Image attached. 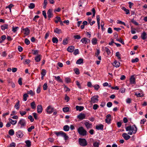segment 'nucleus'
<instances>
[{
	"mask_svg": "<svg viewBox=\"0 0 147 147\" xmlns=\"http://www.w3.org/2000/svg\"><path fill=\"white\" fill-rule=\"evenodd\" d=\"M107 106L108 107H111L112 105V103L111 102H107Z\"/></svg>",
	"mask_w": 147,
	"mask_h": 147,
	"instance_id": "0e129e2a",
	"label": "nucleus"
},
{
	"mask_svg": "<svg viewBox=\"0 0 147 147\" xmlns=\"http://www.w3.org/2000/svg\"><path fill=\"white\" fill-rule=\"evenodd\" d=\"M96 20L98 24V29L100 28V16L99 15H97L96 16Z\"/></svg>",
	"mask_w": 147,
	"mask_h": 147,
	"instance_id": "412c9836",
	"label": "nucleus"
},
{
	"mask_svg": "<svg viewBox=\"0 0 147 147\" xmlns=\"http://www.w3.org/2000/svg\"><path fill=\"white\" fill-rule=\"evenodd\" d=\"M19 113L21 116H23L26 113V112L25 111H20Z\"/></svg>",
	"mask_w": 147,
	"mask_h": 147,
	"instance_id": "49530a36",
	"label": "nucleus"
},
{
	"mask_svg": "<svg viewBox=\"0 0 147 147\" xmlns=\"http://www.w3.org/2000/svg\"><path fill=\"white\" fill-rule=\"evenodd\" d=\"M106 49V51L107 54L108 55H109L110 53L111 52L109 49L107 48L106 47L105 48Z\"/></svg>",
	"mask_w": 147,
	"mask_h": 147,
	"instance_id": "774afa93",
	"label": "nucleus"
},
{
	"mask_svg": "<svg viewBox=\"0 0 147 147\" xmlns=\"http://www.w3.org/2000/svg\"><path fill=\"white\" fill-rule=\"evenodd\" d=\"M146 34V32H144L141 34V37L142 39L144 40L147 38Z\"/></svg>",
	"mask_w": 147,
	"mask_h": 147,
	"instance_id": "a211bd4d",
	"label": "nucleus"
},
{
	"mask_svg": "<svg viewBox=\"0 0 147 147\" xmlns=\"http://www.w3.org/2000/svg\"><path fill=\"white\" fill-rule=\"evenodd\" d=\"M122 136L126 140H127L130 138V136L126 133H123Z\"/></svg>",
	"mask_w": 147,
	"mask_h": 147,
	"instance_id": "ddd939ff",
	"label": "nucleus"
},
{
	"mask_svg": "<svg viewBox=\"0 0 147 147\" xmlns=\"http://www.w3.org/2000/svg\"><path fill=\"white\" fill-rule=\"evenodd\" d=\"M115 56L117 57L119 60H120L121 59L120 54L119 52H117L116 53Z\"/></svg>",
	"mask_w": 147,
	"mask_h": 147,
	"instance_id": "473e14b6",
	"label": "nucleus"
},
{
	"mask_svg": "<svg viewBox=\"0 0 147 147\" xmlns=\"http://www.w3.org/2000/svg\"><path fill=\"white\" fill-rule=\"evenodd\" d=\"M116 40L118 41L119 42H120L123 45H124V42L123 41V40L121 39V38H117V39Z\"/></svg>",
	"mask_w": 147,
	"mask_h": 147,
	"instance_id": "69168bd1",
	"label": "nucleus"
},
{
	"mask_svg": "<svg viewBox=\"0 0 147 147\" xmlns=\"http://www.w3.org/2000/svg\"><path fill=\"white\" fill-rule=\"evenodd\" d=\"M122 9L125 12V13L126 14H128L129 13V10L126 9L125 7H123L122 8Z\"/></svg>",
	"mask_w": 147,
	"mask_h": 147,
	"instance_id": "72a5a7b5",
	"label": "nucleus"
},
{
	"mask_svg": "<svg viewBox=\"0 0 147 147\" xmlns=\"http://www.w3.org/2000/svg\"><path fill=\"white\" fill-rule=\"evenodd\" d=\"M78 142L79 144L82 146H85L87 144V142L84 138H80L78 140Z\"/></svg>",
	"mask_w": 147,
	"mask_h": 147,
	"instance_id": "20e7f679",
	"label": "nucleus"
},
{
	"mask_svg": "<svg viewBox=\"0 0 147 147\" xmlns=\"http://www.w3.org/2000/svg\"><path fill=\"white\" fill-rule=\"evenodd\" d=\"M29 96L28 95L27 93L24 94L23 95V100L26 101L27 100V98Z\"/></svg>",
	"mask_w": 147,
	"mask_h": 147,
	"instance_id": "58836bf2",
	"label": "nucleus"
},
{
	"mask_svg": "<svg viewBox=\"0 0 147 147\" xmlns=\"http://www.w3.org/2000/svg\"><path fill=\"white\" fill-rule=\"evenodd\" d=\"M54 108L51 106L49 105L47 107L46 109V111L47 113L48 114H51L53 112Z\"/></svg>",
	"mask_w": 147,
	"mask_h": 147,
	"instance_id": "423d86ee",
	"label": "nucleus"
},
{
	"mask_svg": "<svg viewBox=\"0 0 147 147\" xmlns=\"http://www.w3.org/2000/svg\"><path fill=\"white\" fill-rule=\"evenodd\" d=\"M103 125L100 124L99 125H96V129L98 130H102L103 129Z\"/></svg>",
	"mask_w": 147,
	"mask_h": 147,
	"instance_id": "f3484780",
	"label": "nucleus"
},
{
	"mask_svg": "<svg viewBox=\"0 0 147 147\" xmlns=\"http://www.w3.org/2000/svg\"><path fill=\"white\" fill-rule=\"evenodd\" d=\"M16 135L18 138H22L23 136V134L21 131H19L16 133Z\"/></svg>",
	"mask_w": 147,
	"mask_h": 147,
	"instance_id": "dca6fc26",
	"label": "nucleus"
},
{
	"mask_svg": "<svg viewBox=\"0 0 147 147\" xmlns=\"http://www.w3.org/2000/svg\"><path fill=\"white\" fill-rule=\"evenodd\" d=\"M78 131L80 135L85 136L87 135V132L82 126L79 127L78 129Z\"/></svg>",
	"mask_w": 147,
	"mask_h": 147,
	"instance_id": "f03ea898",
	"label": "nucleus"
},
{
	"mask_svg": "<svg viewBox=\"0 0 147 147\" xmlns=\"http://www.w3.org/2000/svg\"><path fill=\"white\" fill-rule=\"evenodd\" d=\"M34 60L36 62H38L40 61L41 60V55H38L35 57Z\"/></svg>",
	"mask_w": 147,
	"mask_h": 147,
	"instance_id": "5701e85b",
	"label": "nucleus"
},
{
	"mask_svg": "<svg viewBox=\"0 0 147 147\" xmlns=\"http://www.w3.org/2000/svg\"><path fill=\"white\" fill-rule=\"evenodd\" d=\"M8 133L11 136H12L14 134V132L13 129H11L9 131Z\"/></svg>",
	"mask_w": 147,
	"mask_h": 147,
	"instance_id": "f704fd0d",
	"label": "nucleus"
},
{
	"mask_svg": "<svg viewBox=\"0 0 147 147\" xmlns=\"http://www.w3.org/2000/svg\"><path fill=\"white\" fill-rule=\"evenodd\" d=\"M76 108L77 111H81L84 109V107L82 106H76Z\"/></svg>",
	"mask_w": 147,
	"mask_h": 147,
	"instance_id": "aec40b11",
	"label": "nucleus"
},
{
	"mask_svg": "<svg viewBox=\"0 0 147 147\" xmlns=\"http://www.w3.org/2000/svg\"><path fill=\"white\" fill-rule=\"evenodd\" d=\"M112 28L110 27L107 30L108 33L109 34H111L112 33Z\"/></svg>",
	"mask_w": 147,
	"mask_h": 147,
	"instance_id": "338daca9",
	"label": "nucleus"
},
{
	"mask_svg": "<svg viewBox=\"0 0 147 147\" xmlns=\"http://www.w3.org/2000/svg\"><path fill=\"white\" fill-rule=\"evenodd\" d=\"M26 146L27 147H30L31 145V142L29 140H27L25 141Z\"/></svg>",
	"mask_w": 147,
	"mask_h": 147,
	"instance_id": "cd10ccee",
	"label": "nucleus"
},
{
	"mask_svg": "<svg viewBox=\"0 0 147 147\" xmlns=\"http://www.w3.org/2000/svg\"><path fill=\"white\" fill-rule=\"evenodd\" d=\"M135 78L134 75L131 76L130 78V82L131 84H135L136 82L135 81Z\"/></svg>",
	"mask_w": 147,
	"mask_h": 147,
	"instance_id": "1a4fd4ad",
	"label": "nucleus"
},
{
	"mask_svg": "<svg viewBox=\"0 0 147 147\" xmlns=\"http://www.w3.org/2000/svg\"><path fill=\"white\" fill-rule=\"evenodd\" d=\"M54 32L56 33L60 34L62 33V30H61L59 29L58 28H56L55 29Z\"/></svg>",
	"mask_w": 147,
	"mask_h": 147,
	"instance_id": "bb28decb",
	"label": "nucleus"
},
{
	"mask_svg": "<svg viewBox=\"0 0 147 147\" xmlns=\"http://www.w3.org/2000/svg\"><path fill=\"white\" fill-rule=\"evenodd\" d=\"M84 124L87 129L91 128L92 127V124L91 123H90V121H85Z\"/></svg>",
	"mask_w": 147,
	"mask_h": 147,
	"instance_id": "6e6552de",
	"label": "nucleus"
},
{
	"mask_svg": "<svg viewBox=\"0 0 147 147\" xmlns=\"http://www.w3.org/2000/svg\"><path fill=\"white\" fill-rule=\"evenodd\" d=\"M37 111L38 113H40L42 111V107L41 105H38L37 108Z\"/></svg>",
	"mask_w": 147,
	"mask_h": 147,
	"instance_id": "4468645a",
	"label": "nucleus"
},
{
	"mask_svg": "<svg viewBox=\"0 0 147 147\" xmlns=\"http://www.w3.org/2000/svg\"><path fill=\"white\" fill-rule=\"evenodd\" d=\"M8 26L7 24H4L1 26V29L3 30H4L5 29H7Z\"/></svg>",
	"mask_w": 147,
	"mask_h": 147,
	"instance_id": "a878e982",
	"label": "nucleus"
},
{
	"mask_svg": "<svg viewBox=\"0 0 147 147\" xmlns=\"http://www.w3.org/2000/svg\"><path fill=\"white\" fill-rule=\"evenodd\" d=\"M85 115L84 114L81 113L78 116V118L80 120H82L85 119Z\"/></svg>",
	"mask_w": 147,
	"mask_h": 147,
	"instance_id": "2eb2a0df",
	"label": "nucleus"
},
{
	"mask_svg": "<svg viewBox=\"0 0 147 147\" xmlns=\"http://www.w3.org/2000/svg\"><path fill=\"white\" fill-rule=\"evenodd\" d=\"M93 145L94 147H99V143L96 142L93 143Z\"/></svg>",
	"mask_w": 147,
	"mask_h": 147,
	"instance_id": "ea45409f",
	"label": "nucleus"
},
{
	"mask_svg": "<svg viewBox=\"0 0 147 147\" xmlns=\"http://www.w3.org/2000/svg\"><path fill=\"white\" fill-rule=\"evenodd\" d=\"M68 42V39L65 38L63 40V44L64 45H65L67 44Z\"/></svg>",
	"mask_w": 147,
	"mask_h": 147,
	"instance_id": "5fc2aeb1",
	"label": "nucleus"
},
{
	"mask_svg": "<svg viewBox=\"0 0 147 147\" xmlns=\"http://www.w3.org/2000/svg\"><path fill=\"white\" fill-rule=\"evenodd\" d=\"M97 39L96 38H93L91 40V42L93 45H96L97 43Z\"/></svg>",
	"mask_w": 147,
	"mask_h": 147,
	"instance_id": "4be33fe9",
	"label": "nucleus"
},
{
	"mask_svg": "<svg viewBox=\"0 0 147 147\" xmlns=\"http://www.w3.org/2000/svg\"><path fill=\"white\" fill-rule=\"evenodd\" d=\"M99 107L98 105L96 104H94L93 106V108L94 110H96Z\"/></svg>",
	"mask_w": 147,
	"mask_h": 147,
	"instance_id": "6e6d98bb",
	"label": "nucleus"
},
{
	"mask_svg": "<svg viewBox=\"0 0 147 147\" xmlns=\"http://www.w3.org/2000/svg\"><path fill=\"white\" fill-rule=\"evenodd\" d=\"M18 126H20L21 128H22L25 126L26 125V122L25 120L23 119H21L18 123Z\"/></svg>",
	"mask_w": 147,
	"mask_h": 147,
	"instance_id": "39448f33",
	"label": "nucleus"
},
{
	"mask_svg": "<svg viewBox=\"0 0 147 147\" xmlns=\"http://www.w3.org/2000/svg\"><path fill=\"white\" fill-rule=\"evenodd\" d=\"M54 133L57 136H61L63 137L65 140H66L68 138V137L67 135L63 131H60L59 132L55 131Z\"/></svg>",
	"mask_w": 147,
	"mask_h": 147,
	"instance_id": "7ed1b4c3",
	"label": "nucleus"
},
{
	"mask_svg": "<svg viewBox=\"0 0 147 147\" xmlns=\"http://www.w3.org/2000/svg\"><path fill=\"white\" fill-rule=\"evenodd\" d=\"M120 63L119 61H114L113 63V66L116 67H118L120 66Z\"/></svg>",
	"mask_w": 147,
	"mask_h": 147,
	"instance_id": "b1692460",
	"label": "nucleus"
},
{
	"mask_svg": "<svg viewBox=\"0 0 147 147\" xmlns=\"http://www.w3.org/2000/svg\"><path fill=\"white\" fill-rule=\"evenodd\" d=\"M101 29L102 31H104L105 30V28H104V23L103 22H101Z\"/></svg>",
	"mask_w": 147,
	"mask_h": 147,
	"instance_id": "8fccbe9b",
	"label": "nucleus"
},
{
	"mask_svg": "<svg viewBox=\"0 0 147 147\" xmlns=\"http://www.w3.org/2000/svg\"><path fill=\"white\" fill-rule=\"evenodd\" d=\"M139 61L138 59L136 57V58L135 59H132L131 61V62L132 63H136L138 62Z\"/></svg>",
	"mask_w": 147,
	"mask_h": 147,
	"instance_id": "de8ad7c7",
	"label": "nucleus"
},
{
	"mask_svg": "<svg viewBox=\"0 0 147 147\" xmlns=\"http://www.w3.org/2000/svg\"><path fill=\"white\" fill-rule=\"evenodd\" d=\"M65 81L67 83H69L71 82V79L70 78L67 77L65 79Z\"/></svg>",
	"mask_w": 147,
	"mask_h": 147,
	"instance_id": "603ef678",
	"label": "nucleus"
},
{
	"mask_svg": "<svg viewBox=\"0 0 147 147\" xmlns=\"http://www.w3.org/2000/svg\"><path fill=\"white\" fill-rule=\"evenodd\" d=\"M74 71L75 73L77 75H78L80 74L79 70L78 69V68H75L74 69Z\"/></svg>",
	"mask_w": 147,
	"mask_h": 147,
	"instance_id": "680f3d73",
	"label": "nucleus"
},
{
	"mask_svg": "<svg viewBox=\"0 0 147 147\" xmlns=\"http://www.w3.org/2000/svg\"><path fill=\"white\" fill-rule=\"evenodd\" d=\"M125 128L126 131H128V134L130 135L135 134L137 130V128L135 125L128 126Z\"/></svg>",
	"mask_w": 147,
	"mask_h": 147,
	"instance_id": "f257e3e1",
	"label": "nucleus"
},
{
	"mask_svg": "<svg viewBox=\"0 0 147 147\" xmlns=\"http://www.w3.org/2000/svg\"><path fill=\"white\" fill-rule=\"evenodd\" d=\"M74 49V47L73 46H70L68 47L67 49V51L69 52L72 53Z\"/></svg>",
	"mask_w": 147,
	"mask_h": 147,
	"instance_id": "6ab92c4d",
	"label": "nucleus"
},
{
	"mask_svg": "<svg viewBox=\"0 0 147 147\" xmlns=\"http://www.w3.org/2000/svg\"><path fill=\"white\" fill-rule=\"evenodd\" d=\"M63 111L64 112H66L69 111V108L68 107H65L63 109Z\"/></svg>",
	"mask_w": 147,
	"mask_h": 147,
	"instance_id": "a19ab883",
	"label": "nucleus"
},
{
	"mask_svg": "<svg viewBox=\"0 0 147 147\" xmlns=\"http://www.w3.org/2000/svg\"><path fill=\"white\" fill-rule=\"evenodd\" d=\"M30 41L27 38H26L25 40V43L27 45H28L30 44Z\"/></svg>",
	"mask_w": 147,
	"mask_h": 147,
	"instance_id": "bf43d9fd",
	"label": "nucleus"
},
{
	"mask_svg": "<svg viewBox=\"0 0 147 147\" xmlns=\"http://www.w3.org/2000/svg\"><path fill=\"white\" fill-rule=\"evenodd\" d=\"M27 94L30 95L31 96H33L34 94V92L32 90H30L27 91Z\"/></svg>",
	"mask_w": 147,
	"mask_h": 147,
	"instance_id": "09e8293b",
	"label": "nucleus"
},
{
	"mask_svg": "<svg viewBox=\"0 0 147 147\" xmlns=\"http://www.w3.org/2000/svg\"><path fill=\"white\" fill-rule=\"evenodd\" d=\"M30 106L31 108L32 109H35L36 107V106L35 104V102L34 101H33L30 103Z\"/></svg>",
	"mask_w": 147,
	"mask_h": 147,
	"instance_id": "7c9ffc66",
	"label": "nucleus"
},
{
	"mask_svg": "<svg viewBox=\"0 0 147 147\" xmlns=\"http://www.w3.org/2000/svg\"><path fill=\"white\" fill-rule=\"evenodd\" d=\"M14 107L17 110L19 109L20 108V101L19 100H18L17 102L16 103Z\"/></svg>",
	"mask_w": 147,
	"mask_h": 147,
	"instance_id": "c756f323",
	"label": "nucleus"
},
{
	"mask_svg": "<svg viewBox=\"0 0 147 147\" xmlns=\"http://www.w3.org/2000/svg\"><path fill=\"white\" fill-rule=\"evenodd\" d=\"M19 28L18 27H14V26H13L12 27V31L13 32L15 33L17 31V30Z\"/></svg>",
	"mask_w": 147,
	"mask_h": 147,
	"instance_id": "37998d69",
	"label": "nucleus"
},
{
	"mask_svg": "<svg viewBox=\"0 0 147 147\" xmlns=\"http://www.w3.org/2000/svg\"><path fill=\"white\" fill-rule=\"evenodd\" d=\"M98 96H94L91 98L90 102L91 104L97 103L98 101Z\"/></svg>",
	"mask_w": 147,
	"mask_h": 147,
	"instance_id": "0eeeda50",
	"label": "nucleus"
},
{
	"mask_svg": "<svg viewBox=\"0 0 147 147\" xmlns=\"http://www.w3.org/2000/svg\"><path fill=\"white\" fill-rule=\"evenodd\" d=\"M9 120L10 121V122L12 125H15L17 123V121L16 120H13L9 118Z\"/></svg>",
	"mask_w": 147,
	"mask_h": 147,
	"instance_id": "e433bc0d",
	"label": "nucleus"
},
{
	"mask_svg": "<svg viewBox=\"0 0 147 147\" xmlns=\"http://www.w3.org/2000/svg\"><path fill=\"white\" fill-rule=\"evenodd\" d=\"M47 0H44V3H43V8L44 9H45L47 5Z\"/></svg>",
	"mask_w": 147,
	"mask_h": 147,
	"instance_id": "c03bdc74",
	"label": "nucleus"
},
{
	"mask_svg": "<svg viewBox=\"0 0 147 147\" xmlns=\"http://www.w3.org/2000/svg\"><path fill=\"white\" fill-rule=\"evenodd\" d=\"M23 30L25 32L24 33V34L26 35H28L30 33V30L28 28H24Z\"/></svg>",
	"mask_w": 147,
	"mask_h": 147,
	"instance_id": "393cba45",
	"label": "nucleus"
},
{
	"mask_svg": "<svg viewBox=\"0 0 147 147\" xmlns=\"http://www.w3.org/2000/svg\"><path fill=\"white\" fill-rule=\"evenodd\" d=\"M83 60L82 59H78L76 61V63L78 64H80L83 63Z\"/></svg>",
	"mask_w": 147,
	"mask_h": 147,
	"instance_id": "2f4dec72",
	"label": "nucleus"
},
{
	"mask_svg": "<svg viewBox=\"0 0 147 147\" xmlns=\"http://www.w3.org/2000/svg\"><path fill=\"white\" fill-rule=\"evenodd\" d=\"M35 7V4L33 3H30V5L28 6V7L30 9H33Z\"/></svg>",
	"mask_w": 147,
	"mask_h": 147,
	"instance_id": "4c0bfd02",
	"label": "nucleus"
},
{
	"mask_svg": "<svg viewBox=\"0 0 147 147\" xmlns=\"http://www.w3.org/2000/svg\"><path fill=\"white\" fill-rule=\"evenodd\" d=\"M81 42L83 43L87 44L90 42V40L89 39H88L86 38H84L82 39L81 40Z\"/></svg>",
	"mask_w": 147,
	"mask_h": 147,
	"instance_id": "9b49d317",
	"label": "nucleus"
},
{
	"mask_svg": "<svg viewBox=\"0 0 147 147\" xmlns=\"http://www.w3.org/2000/svg\"><path fill=\"white\" fill-rule=\"evenodd\" d=\"M131 22L136 25H138V23L134 20V19H132L131 21Z\"/></svg>",
	"mask_w": 147,
	"mask_h": 147,
	"instance_id": "13d9d810",
	"label": "nucleus"
},
{
	"mask_svg": "<svg viewBox=\"0 0 147 147\" xmlns=\"http://www.w3.org/2000/svg\"><path fill=\"white\" fill-rule=\"evenodd\" d=\"M46 70L44 69H42V71L41 73L42 76H44L46 75Z\"/></svg>",
	"mask_w": 147,
	"mask_h": 147,
	"instance_id": "a18cd8bd",
	"label": "nucleus"
},
{
	"mask_svg": "<svg viewBox=\"0 0 147 147\" xmlns=\"http://www.w3.org/2000/svg\"><path fill=\"white\" fill-rule=\"evenodd\" d=\"M117 23L123 25L125 26V24L124 22H122L121 21L118 20H117Z\"/></svg>",
	"mask_w": 147,
	"mask_h": 147,
	"instance_id": "4d7b16f0",
	"label": "nucleus"
},
{
	"mask_svg": "<svg viewBox=\"0 0 147 147\" xmlns=\"http://www.w3.org/2000/svg\"><path fill=\"white\" fill-rule=\"evenodd\" d=\"M52 11L53 10L52 9H49L47 12L48 17L49 18L53 17V14L52 13Z\"/></svg>",
	"mask_w": 147,
	"mask_h": 147,
	"instance_id": "f8f14e48",
	"label": "nucleus"
},
{
	"mask_svg": "<svg viewBox=\"0 0 147 147\" xmlns=\"http://www.w3.org/2000/svg\"><path fill=\"white\" fill-rule=\"evenodd\" d=\"M69 127L68 125H64L63 127V130L65 131H68L69 129Z\"/></svg>",
	"mask_w": 147,
	"mask_h": 147,
	"instance_id": "c85d7f7f",
	"label": "nucleus"
},
{
	"mask_svg": "<svg viewBox=\"0 0 147 147\" xmlns=\"http://www.w3.org/2000/svg\"><path fill=\"white\" fill-rule=\"evenodd\" d=\"M52 42L53 43H57L58 41V39L55 37H53L52 39Z\"/></svg>",
	"mask_w": 147,
	"mask_h": 147,
	"instance_id": "c9c22d12",
	"label": "nucleus"
},
{
	"mask_svg": "<svg viewBox=\"0 0 147 147\" xmlns=\"http://www.w3.org/2000/svg\"><path fill=\"white\" fill-rule=\"evenodd\" d=\"M34 128V126L32 125L31 127L28 128V131L29 132H30Z\"/></svg>",
	"mask_w": 147,
	"mask_h": 147,
	"instance_id": "79ce46f5",
	"label": "nucleus"
},
{
	"mask_svg": "<svg viewBox=\"0 0 147 147\" xmlns=\"http://www.w3.org/2000/svg\"><path fill=\"white\" fill-rule=\"evenodd\" d=\"M28 118L30 120L31 122H32L34 121V118H33L32 116L31 115H30L28 116Z\"/></svg>",
	"mask_w": 147,
	"mask_h": 147,
	"instance_id": "864d4df0",
	"label": "nucleus"
},
{
	"mask_svg": "<svg viewBox=\"0 0 147 147\" xmlns=\"http://www.w3.org/2000/svg\"><path fill=\"white\" fill-rule=\"evenodd\" d=\"M74 37L75 39H80L81 38V37L80 35H75Z\"/></svg>",
	"mask_w": 147,
	"mask_h": 147,
	"instance_id": "e2e57ef3",
	"label": "nucleus"
},
{
	"mask_svg": "<svg viewBox=\"0 0 147 147\" xmlns=\"http://www.w3.org/2000/svg\"><path fill=\"white\" fill-rule=\"evenodd\" d=\"M43 89L44 90H47L48 86H47V84L46 83H45L43 85Z\"/></svg>",
	"mask_w": 147,
	"mask_h": 147,
	"instance_id": "3c124183",
	"label": "nucleus"
},
{
	"mask_svg": "<svg viewBox=\"0 0 147 147\" xmlns=\"http://www.w3.org/2000/svg\"><path fill=\"white\" fill-rule=\"evenodd\" d=\"M111 116L110 114H108L106 116L105 122L108 124H110L111 123Z\"/></svg>",
	"mask_w": 147,
	"mask_h": 147,
	"instance_id": "9d476101",
	"label": "nucleus"
},
{
	"mask_svg": "<svg viewBox=\"0 0 147 147\" xmlns=\"http://www.w3.org/2000/svg\"><path fill=\"white\" fill-rule=\"evenodd\" d=\"M135 95L138 97H140L142 96V94L138 92L135 93Z\"/></svg>",
	"mask_w": 147,
	"mask_h": 147,
	"instance_id": "052dcab7",
	"label": "nucleus"
}]
</instances>
